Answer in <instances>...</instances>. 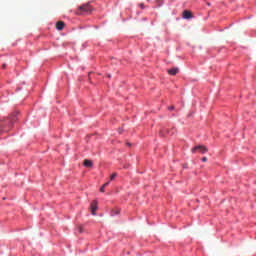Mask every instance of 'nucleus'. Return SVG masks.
<instances>
[{"mask_svg": "<svg viewBox=\"0 0 256 256\" xmlns=\"http://www.w3.org/2000/svg\"><path fill=\"white\" fill-rule=\"evenodd\" d=\"M56 29H57L58 31H63V29H65V22H63V21H58V22L56 23Z\"/></svg>", "mask_w": 256, "mask_h": 256, "instance_id": "nucleus-4", "label": "nucleus"}, {"mask_svg": "<svg viewBox=\"0 0 256 256\" xmlns=\"http://www.w3.org/2000/svg\"><path fill=\"white\" fill-rule=\"evenodd\" d=\"M128 146L131 147V144L128 143Z\"/></svg>", "mask_w": 256, "mask_h": 256, "instance_id": "nucleus-18", "label": "nucleus"}, {"mask_svg": "<svg viewBox=\"0 0 256 256\" xmlns=\"http://www.w3.org/2000/svg\"><path fill=\"white\" fill-rule=\"evenodd\" d=\"M84 167H93V162L89 159L84 160Z\"/></svg>", "mask_w": 256, "mask_h": 256, "instance_id": "nucleus-7", "label": "nucleus"}, {"mask_svg": "<svg viewBox=\"0 0 256 256\" xmlns=\"http://www.w3.org/2000/svg\"><path fill=\"white\" fill-rule=\"evenodd\" d=\"M203 163L207 162V157L202 158Z\"/></svg>", "mask_w": 256, "mask_h": 256, "instance_id": "nucleus-13", "label": "nucleus"}, {"mask_svg": "<svg viewBox=\"0 0 256 256\" xmlns=\"http://www.w3.org/2000/svg\"><path fill=\"white\" fill-rule=\"evenodd\" d=\"M140 7L143 9V4H140Z\"/></svg>", "mask_w": 256, "mask_h": 256, "instance_id": "nucleus-16", "label": "nucleus"}, {"mask_svg": "<svg viewBox=\"0 0 256 256\" xmlns=\"http://www.w3.org/2000/svg\"><path fill=\"white\" fill-rule=\"evenodd\" d=\"M0 133H3V130L0 129Z\"/></svg>", "mask_w": 256, "mask_h": 256, "instance_id": "nucleus-17", "label": "nucleus"}, {"mask_svg": "<svg viewBox=\"0 0 256 256\" xmlns=\"http://www.w3.org/2000/svg\"><path fill=\"white\" fill-rule=\"evenodd\" d=\"M169 75H176L179 73V68H172L168 70Z\"/></svg>", "mask_w": 256, "mask_h": 256, "instance_id": "nucleus-6", "label": "nucleus"}, {"mask_svg": "<svg viewBox=\"0 0 256 256\" xmlns=\"http://www.w3.org/2000/svg\"><path fill=\"white\" fill-rule=\"evenodd\" d=\"M92 215H97V200H94L90 205Z\"/></svg>", "mask_w": 256, "mask_h": 256, "instance_id": "nucleus-3", "label": "nucleus"}, {"mask_svg": "<svg viewBox=\"0 0 256 256\" xmlns=\"http://www.w3.org/2000/svg\"><path fill=\"white\" fill-rule=\"evenodd\" d=\"M208 149L207 147H205L204 145H198V146H195L194 148H192V153H202V154H205L207 153Z\"/></svg>", "mask_w": 256, "mask_h": 256, "instance_id": "nucleus-2", "label": "nucleus"}, {"mask_svg": "<svg viewBox=\"0 0 256 256\" xmlns=\"http://www.w3.org/2000/svg\"><path fill=\"white\" fill-rule=\"evenodd\" d=\"M119 213H121V211L119 209H115L111 211V216H115V215H119Z\"/></svg>", "mask_w": 256, "mask_h": 256, "instance_id": "nucleus-8", "label": "nucleus"}, {"mask_svg": "<svg viewBox=\"0 0 256 256\" xmlns=\"http://www.w3.org/2000/svg\"><path fill=\"white\" fill-rule=\"evenodd\" d=\"M192 17H193V14L191 13V11L185 10V11L183 12V18H184V19H191Z\"/></svg>", "mask_w": 256, "mask_h": 256, "instance_id": "nucleus-5", "label": "nucleus"}, {"mask_svg": "<svg viewBox=\"0 0 256 256\" xmlns=\"http://www.w3.org/2000/svg\"><path fill=\"white\" fill-rule=\"evenodd\" d=\"M115 177H117V173H113V174L110 176V181H113V179H115Z\"/></svg>", "mask_w": 256, "mask_h": 256, "instance_id": "nucleus-10", "label": "nucleus"}, {"mask_svg": "<svg viewBox=\"0 0 256 256\" xmlns=\"http://www.w3.org/2000/svg\"><path fill=\"white\" fill-rule=\"evenodd\" d=\"M78 233H83V226L79 225L77 226Z\"/></svg>", "mask_w": 256, "mask_h": 256, "instance_id": "nucleus-9", "label": "nucleus"}, {"mask_svg": "<svg viewBox=\"0 0 256 256\" xmlns=\"http://www.w3.org/2000/svg\"><path fill=\"white\" fill-rule=\"evenodd\" d=\"M93 11V8H91V5L84 4L79 7V9L76 11V15H85L86 13H91Z\"/></svg>", "mask_w": 256, "mask_h": 256, "instance_id": "nucleus-1", "label": "nucleus"}, {"mask_svg": "<svg viewBox=\"0 0 256 256\" xmlns=\"http://www.w3.org/2000/svg\"><path fill=\"white\" fill-rule=\"evenodd\" d=\"M161 135L164 136L165 134L163 133V131H161Z\"/></svg>", "mask_w": 256, "mask_h": 256, "instance_id": "nucleus-15", "label": "nucleus"}, {"mask_svg": "<svg viewBox=\"0 0 256 256\" xmlns=\"http://www.w3.org/2000/svg\"><path fill=\"white\" fill-rule=\"evenodd\" d=\"M103 186H104V187L109 186V182H106Z\"/></svg>", "mask_w": 256, "mask_h": 256, "instance_id": "nucleus-14", "label": "nucleus"}, {"mask_svg": "<svg viewBox=\"0 0 256 256\" xmlns=\"http://www.w3.org/2000/svg\"><path fill=\"white\" fill-rule=\"evenodd\" d=\"M169 111H173L175 109V106L168 107Z\"/></svg>", "mask_w": 256, "mask_h": 256, "instance_id": "nucleus-12", "label": "nucleus"}, {"mask_svg": "<svg viewBox=\"0 0 256 256\" xmlns=\"http://www.w3.org/2000/svg\"><path fill=\"white\" fill-rule=\"evenodd\" d=\"M100 193H105V187H104V186H102V187L100 188Z\"/></svg>", "mask_w": 256, "mask_h": 256, "instance_id": "nucleus-11", "label": "nucleus"}]
</instances>
